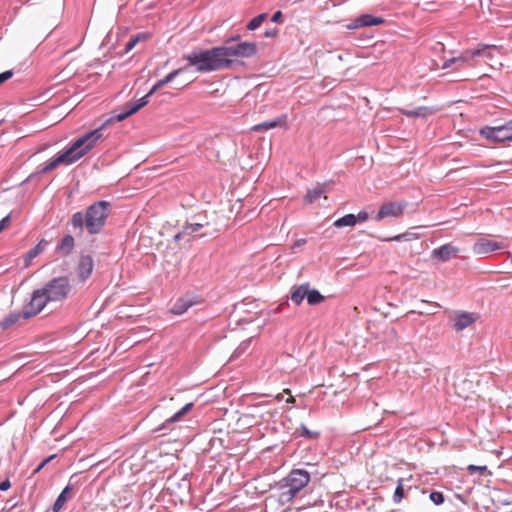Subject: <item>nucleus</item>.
<instances>
[{
  "instance_id": "nucleus-49",
  "label": "nucleus",
  "mask_w": 512,
  "mask_h": 512,
  "mask_svg": "<svg viewBox=\"0 0 512 512\" xmlns=\"http://www.w3.org/2000/svg\"><path fill=\"white\" fill-rule=\"evenodd\" d=\"M240 348H241V347H239L238 349H236V351H235V352H236V353H240Z\"/></svg>"
},
{
  "instance_id": "nucleus-27",
  "label": "nucleus",
  "mask_w": 512,
  "mask_h": 512,
  "mask_svg": "<svg viewBox=\"0 0 512 512\" xmlns=\"http://www.w3.org/2000/svg\"><path fill=\"white\" fill-rule=\"evenodd\" d=\"M306 298L309 305H317L324 300V296L318 290H309V288H307Z\"/></svg>"
},
{
  "instance_id": "nucleus-9",
  "label": "nucleus",
  "mask_w": 512,
  "mask_h": 512,
  "mask_svg": "<svg viewBox=\"0 0 512 512\" xmlns=\"http://www.w3.org/2000/svg\"><path fill=\"white\" fill-rule=\"evenodd\" d=\"M480 135L494 142H502L512 139V120L506 123L490 127L486 126L480 130Z\"/></svg>"
},
{
  "instance_id": "nucleus-19",
  "label": "nucleus",
  "mask_w": 512,
  "mask_h": 512,
  "mask_svg": "<svg viewBox=\"0 0 512 512\" xmlns=\"http://www.w3.org/2000/svg\"><path fill=\"white\" fill-rule=\"evenodd\" d=\"M75 246V241L72 235H65L59 244L56 246V252L62 256H68Z\"/></svg>"
},
{
  "instance_id": "nucleus-26",
  "label": "nucleus",
  "mask_w": 512,
  "mask_h": 512,
  "mask_svg": "<svg viewBox=\"0 0 512 512\" xmlns=\"http://www.w3.org/2000/svg\"><path fill=\"white\" fill-rule=\"evenodd\" d=\"M47 241L45 239H42L39 241V243L34 246L33 248H31L25 255V264L26 266L29 265V263L34 259L36 258L42 251H43V248L45 245H47Z\"/></svg>"
},
{
  "instance_id": "nucleus-11",
  "label": "nucleus",
  "mask_w": 512,
  "mask_h": 512,
  "mask_svg": "<svg viewBox=\"0 0 512 512\" xmlns=\"http://www.w3.org/2000/svg\"><path fill=\"white\" fill-rule=\"evenodd\" d=\"M406 206V202L384 203L375 215V220L382 221L386 218H398L403 214Z\"/></svg>"
},
{
  "instance_id": "nucleus-41",
  "label": "nucleus",
  "mask_w": 512,
  "mask_h": 512,
  "mask_svg": "<svg viewBox=\"0 0 512 512\" xmlns=\"http://www.w3.org/2000/svg\"><path fill=\"white\" fill-rule=\"evenodd\" d=\"M281 18H282V13H281V11H276V12L272 15V17H271V21H272V22L277 23V22H280Z\"/></svg>"
},
{
  "instance_id": "nucleus-33",
  "label": "nucleus",
  "mask_w": 512,
  "mask_h": 512,
  "mask_svg": "<svg viewBox=\"0 0 512 512\" xmlns=\"http://www.w3.org/2000/svg\"><path fill=\"white\" fill-rule=\"evenodd\" d=\"M429 498L437 506L444 503V495L442 492L432 491L429 495Z\"/></svg>"
},
{
  "instance_id": "nucleus-32",
  "label": "nucleus",
  "mask_w": 512,
  "mask_h": 512,
  "mask_svg": "<svg viewBox=\"0 0 512 512\" xmlns=\"http://www.w3.org/2000/svg\"><path fill=\"white\" fill-rule=\"evenodd\" d=\"M403 497H404L403 479L400 478L398 480V483H397V486H396V489H395V492L393 495V501L395 503H400L401 500L403 499Z\"/></svg>"
},
{
  "instance_id": "nucleus-39",
  "label": "nucleus",
  "mask_w": 512,
  "mask_h": 512,
  "mask_svg": "<svg viewBox=\"0 0 512 512\" xmlns=\"http://www.w3.org/2000/svg\"><path fill=\"white\" fill-rule=\"evenodd\" d=\"M10 221H11L10 215L5 216L0 221V232H2V230L5 229L10 224Z\"/></svg>"
},
{
  "instance_id": "nucleus-42",
  "label": "nucleus",
  "mask_w": 512,
  "mask_h": 512,
  "mask_svg": "<svg viewBox=\"0 0 512 512\" xmlns=\"http://www.w3.org/2000/svg\"><path fill=\"white\" fill-rule=\"evenodd\" d=\"M277 29H267L264 33L266 37H275L277 35Z\"/></svg>"
},
{
  "instance_id": "nucleus-21",
  "label": "nucleus",
  "mask_w": 512,
  "mask_h": 512,
  "mask_svg": "<svg viewBox=\"0 0 512 512\" xmlns=\"http://www.w3.org/2000/svg\"><path fill=\"white\" fill-rule=\"evenodd\" d=\"M498 52V49L494 45H481L476 49L472 50V56L475 57H485L488 59H492L495 56V53Z\"/></svg>"
},
{
  "instance_id": "nucleus-2",
  "label": "nucleus",
  "mask_w": 512,
  "mask_h": 512,
  "mask_svg": "<svg viewBox=\"0 0 512 512\" xmlns=\"http://www.w3.org/2000/svg\"><path fill=\"white\" fill-rule=\"evenodd\" d=\"M72 286L67 276L52 278L31 293V306L40 313L50 302H63L70 295Z\"/></svg>"
},
{
  "instance_id": "nucleus-4",
  "label": "nucleus",
  "mask_w": 512,
  "mask_h": 512,
  "mask_svg": "<svg viewBox=\"0 0 512 512\" xmlns=\"http://www.w3.org/2000/svg\"><path fill=\"white\" fill-rule=\"evenodd\" d=\"M183 59L187 60L189 66L195 67V70L200 73L214 72L230 67V61L224 57L221 46L194 50L184 55Z\"/></svg>"
},
{
  "instance_id": "nucleus-23",
  "label": "nucleus",
  "mask_w": 512,
  "mask_h": 512,
  "mask_svg": "<svg viewBox=\"0 0 512 512\" xmlns=\"http://www.w3.org/2000/svg\"><path fill=\"white\" fill-rule=\"evenodd\" d=\"M193 302L189 299L180 298L178 299L172 306L171 312L175 315H182L185 313L191 306Z\"/></svg>"
},
{
  "instance_id": "nucleus-31",
  "label": "nucleus",
  "mask_w": 512,
  "mask_h": 512,
  "mask_svg": "<svg viewBox=\"0 0 512 512\" xmlns=\"http://www.w3.org/2000/svg\"><path fill=\"white\" fill-rule=\"evenodd\" d=\"M299 436L304 437L306 439H316L319 437V432L309 430L304 424H301L297 429Z\"/></svg>"
},
{
  "instance_id": "nucleus-6",
  "label": "nucleus",
  "mask_w": 512,
  "mask_h": 512,
  "mask_svg": "<svg viewBox=\"0 0 512 512\" xmlns=\"http://www.w3.org/2000/svg\"><path fill=\"white\" fill-rule=\"evenodd\" d=\"M310 474L304 469H294L280 482V498L289 502L308 485Z\"/></svg>"
},
{
  "instance_id": "nucleus-22",
  "label": "nucleus",
  "mask_w": 512,
  "mask_h": 512,
  "mask_svg": "<svg viewBox=\"0 0 512 512\" xmlns=\"http://www.w3.org/2000/svg\"><path fill=\"white\" fill-rule=\"evenodd\" d=\"M326 184H317L314 188L307 191L305 195V201L307 203H313L318 200L325 193Z\"/></svg>"
},
{
  "instance_id": "nucleus-18",
  "label": "nucleus",
  "mask_w": 512,
  "mask_h": 512,
  "mask_svg": "<svg viewBox=\"0 0 512 512\" xmlns=\"http://www.w3.org/2000/svg\"><path fill=\"white\" fill-rule=\"evenodd\" d=\"M286 125V116H280L273 120L264 121L254 125L251 129L255 132L267 131L276 127H283Z\"/></svg>"
},
{
  "instance_id": "nucleus-8",
  "label": "nucleus",
  "mask_w": 512,
  "mask_h": 512,
  "mask_svg": "<svg viewBox=\"0 0 512 512\" xmlns=\"http://www.w3.org/2000/svg\"><path fill=\"white\" fill-rule=\"evenodd\" d=\"M221 47L224 57L230 61V66L234 62L233 58H248L255 55L257 52V47L254 42H241L236 45H223Z\"/></svg>"
},
{
  "instance_id": "nucleus-16",
  "label": "nucleus",
  "mask_w": 512,
  "mask_h": 512,
  "mask_svg": "<svg viewBox=\"0 0 512 512\" xmlns=\"http://www.w3.org/2000/svg\"><path fill=\"white\" fill-rule=\"evenodd\" d=\"M399 112L409 118L425 119L437 112V109L427 106H419L415 109H399Z\"/></svg>"
},
{
  "instance_id": "nucleus-13",
  "label": "nucleus",
  "mask_w": 512,
  "mask_h": 512,
  "mask_svg": "<svg viewBox=\"0 0 512 512\" xmlns=\"http://www.w3.org/2000/svg\"><path fill=\"white\" fill-rule=\"evenodd\" d=\"M75 477L76 475L70 477L68 484L58 495L52 507L53 512H59L65 506V504L72 498V492L74 490L75 485L77 484V482L73 483V479Z\"/></svg>"
},
{
  "instance_id": "nucleus-50",
  "label": "nucleus",
  "mask_w": 512,
  "mask_h": 512,
  "mask_svg": "<svg viewBox=\"0 0 512 512\" xmlns=\"http://www.w3.org/2000/svg\"><path fill=\"white\" fill-rule=\"evenodd\" d=\"M293 401H294L293 398L288 399V402H293Z\"/></svg>"
},
{
  "instance_id": "nucleus-47",
  "label": "nucleus",
  "mask_w": 512,
  "mask_h": 512,
  "mask_svg": "<svg viewBox=\"0 0 512 512\" xmlns=\"http://www.w3.org/2000/svg\"><path fill=\"white\" fill-rule=\"evenodd\" d=\"M182 235H186V233H182V231L180 233H178L177 235H175V240H180V238L182 237Z\"/></svg>"
},
{
  "instance_id": "nucleus-28",
  "label": "nucleus",
  "mask_w": 512,
  "mask_h": 512,
  "mask_svg": "<svg viewBox=\"0 0 512 512\" xmlns=\"http://www.w3.org/2000/svg\"><path fill=\"white\" fill-rule=\"evenodd\" d=\"M355 215L354 214H346L343 217H340L334 222V226L337 228L345 227V226H355Z\"/></svg>"
},
{
  "instance_id": "nucleus-20",
  "label": "nucleus",
  "mask_w": 512,
  "mask_h": 512,
  "mask_svg": "<svg viewBox=\"0 0 512 512\" xmlns=\"http://www.w3.org/2000/svg\"><path fill=\"white\" fill-rule=\"evenodd\" d=\"M473 58L474 56H472V50H466L461 55L446 60L443 63L442 68H450L453 64H459L460 66H462L464 63H467L469 60Z\"/></svg>"
},
{
  "instance_id": "nucleus-14",
  "label": "nucleus",
  "mask_w": 512,
  "mask_h": 512,
  "mask_svg": "<svg viewBox=\"0 0 512 512\" xmlns=\"http://www.w3.org/2000/svg\"><path fill=\"white\" fill-rule=\"evenodd\" d=\"M193 407V403H187L184 405L180 410H178L176 413H174L171 417L166 419L159 427H157L154 431L155 432H162L165 430H171L172 425L176 422L181 421L184 415H186Z\"/></svg>"
},
{
  "instance_id": "nucleus-1",
  "label": "nucleus",
  "mask_w": 512,
  "mask_h": 512,
  "mask_svg": "<svg viewBox=\"0 0 512 512\" xmlns=\"http://www.w3.org/2000/svg\"><path fill=\"white\" fill-rule=\"evenodd\" d=\"M107 124L105 122L101 127L76 139L66 151L39 167L37 172L45 174L54 170L60 164L71 165L78 161L95 146L96 142L102 137V128Z\"/></svg>"
},
{
  "instance_id": "nucleus-7",
  "label": "nucleus",
  "mask_w": 512,
  "mask_h": 512,
  "mask_svg": "<svg viewBox=\"0 0 512 512\" xmlns=\"http://www.w3.org/2000/svg\"><path fill=\"white\" fill-rule=\"evenodd\" d=\"M38 311L34 306H31V300L23 305L21 311H12L8 315H6L0 321V328L2 330H7L16 324H18L21 320H28L36 315H38Z\"/></svg>"
},
{
  "instance_id": "nucleus-38",
  "label": "nucleus",
  "mask_w": 512,
  "mask_h": 512,
  "mask_svg": "<svg viewBox=\"0 0 512 512\" xmlns=\"http://www.w3.org/2000/svg\"><path fill=\"white\" fill-rule=\"evenodd\" d=\"M346 28L348 30H355V29H358V28H362V26L360 25V22H359V18L357 17L356 19L351 21V23L346 25Z\"/></svg>"
},
{
  "instance_id": "nucleus-44",
  "label": "nucleus",
  "mask_w": 512,
  "mask_h": 512,
  "mask_svg": "<svg viewBox=\"0 0 512 512\" xmlns=\"http://www.w3.org/2000/svg\"><path fill=\"white\" fill-rule=\"evenodd\" d=\"M51 458H53V456H51V457L47 458L46 460H44V461H43V462L38 466L37 471H39L40 469H42V468L46 465V463H47Z\"/></svg>"
},
{
  "instance_id": "nucleus-35",
  "label": "nucleus",
  "mask_w": 512,
  "mask_h": 512,
  "mask_svg": "<svg viewBox=\"0 0 512 512\" xmlns=\"http://www.w3.org/2000/svg\"><path fill=\"white\" fill-rule=\"evenodd\" d=\"M467 471L469 474L473 475L474 473L478 472L479 474H484L488 472L487 466H478V465H469L467 467Z\"/></svg>"
},
{
  "instance_id": "nucleus-10",
  "label": "nucleus",
  "mask_w": 512,
  "mask_h": 512,
  "mask_svg": "<svg viewBox=\"0 0 512 512\" xmlns=\"http://www.w3.org/2000/svg\"><path fill=\"white\" fill-rule=\"evenodd\" d=\"M508 245L501 241H493L485 237L478 238L473 246L472 251L475 255L486 256L490 253L507 248Z\"/></svg>"
},
{
  "instance_id": "nucleus-51",
  "label": "nucleus",
  "mask_w": 512,
  "mask_h": 512,
  "mask_svg": "<svg viewBox=\"0 0 512 512\" xmlns=\"http://www.w3.org/2000/svg\"><path fill=\"white\" fill-rule=\"evenodd\" d=\"M30 0H25V3H28Z\"/></svg>"
},
{
  "instance_id": "nucleus-3",
  "label": "nucleus",
  "mask_w": 512,
  "mask_h": 512,
  "mask_svg": "<svg viewBox=\"0 0 512 512\" xmlns=\"http://www.w3.org/2000/svg\"><path fill=\"white\" fill-rule=\"evenodd\" d=\"M110 207L111 203L108 201H96L87 207L85 213H74L71 224L75 229H86L90 235L98 234L105 226Z\"/></svg>"
},
{
  "instance_id": "nucleus-40",
  "label": "nucleus",
  "mask_w": 512,
  "mask_h": 512,
  "mask_svg": "<svg viewBox=\"0 0 512 512\" xmlns=\"http://www.w3.org/2000/svg\"><path fill=\"white\" fill-rule=\"evenodd\" d=\"M11 487V483L8 479L0 483V491H6Z\"/></svg>"
},
{
  "instance_id": "nucleus-25",
  "label": "nucleus",
  "mask_w": 512,
  "mask_h": 512,
  "mask_svg": "<svg viewBox=\"0 0 512 512\" xmlns=\"http://www.w3.org/2000/svg\"><path fill=\"white\" fill-rule=\"evenodd\" d=\"M358 18L362 27L377 26L385 22L382 17H375L370 14H362Z\"/></svg>"
},
{
  "instance_id": "nucleus-46",
  "label": "nucleus",
  "mask_w": 512,
  "mask_h": 512,
  "mask_svg": "<svg viewBox=\"0 0 512 512\" xmlns=\"http://www.w3.org/2000/svg\"><path fill=\"white\" fill-rule=\"evenodd\" d=\"M305 242H306V240H305V239H300V240H298V241L295 243V246H298V247H299V246L303 245Z\"/></svg>"
},
{
  "instance_id": "nucleus-34",
  "label": "nucleus",
  "mask_w": 512,
  "mask_h": 512,
  "mask_svg": "<svg viewBox=\"0 0 512 512\" xmlns=\"http://www.w3.org/2000/svg\"><path fill=\"white\" fill-rule=\"evenodd\" d=\"M202 227H203V225L200 223H190L184 227V229L182 230V233L193 234V233L197 232L199 229H201Z\"/></svg>"
},
{
  "instance_id": "nucleus-48",
  "label": "nucleus",
  "mask_w": 512,
  "mask_h": 512,
  "mask_svg": "<svg viewBox=\"0 0 512 512\" xmlns=\"http://www.w3.org/2000/svg\"><path fill=\"white\" fill-rule=\"evenodd\" d=\"M507 255L511 259V263H512V254L510 252H507Z\"/></svg>"
},
{
  "instance_id": "nucleus-36",
  "label": "nucleus",
  "mask_w": 512,
  "mask_h": 512,
  "mask_svg": "<svg viewBox=\"0 0 512 512\" xmlns=\"http://www.w3.org/2000/svg\"><path fill=\"white\" fill-rule=\"evenodd\" d=\"M369 218V214L365 210H361L357 215H355L356 223H363L367 221Z\"/></svg>"
},
{
  "instance_id": "nucleus-15",
  "label": "nucleus",
  "mask_w": 512,
  "mask_h": 512,
  "mask_svg": "<svg viewBox=\"0 0 512 512\" xmlns=\"http://www.w3.org/2000/svg\"><path fill=\"white\" fill-rule=\"evenodd\" d=\"M93 266V259L90 255H83L80 257L77 271L81 282H85L91 276Z\"/></svg>"
},
{
  "instance_id": "nucleus-5",
  "label": "nucleus",
  "mask_w": 512,
  "mask_h": 512,
  "mask_svg": "<svg viewBox=\"0 0 512 512\" xmlns=\"http://www.w3.org/2000/svg\"><path fill=\"white\" fill-rule=\"evenodd\" d=\"M185 69L179 68L176 69L169 74H167L163 79L157 81L153 87L150 89V91L144 95L142 98L135 102H128L124 106V110L120 113H117L106 120V123H110L112 121L121 122L125 120L127 117L133 115L137 111H139L142 107L147 105L148 98L153 95L156 91L161 89L164 85L172 82L178 75H180Z\"/></svg>"
},
{
  "instance_id": "nucleus-24",
  "label": "nucleus",
  "mask_w": 512,
  "mask_h": 512,
  "mask_svg": "<svg viewBox=\"0 0 512 512\" xmlns=\"http://www.w3.org/2000/svg\"><path fill=\"white\" fill-rule=\"evenodd\" d=\"M307 288H309V284H302L296 288L293 289L291 292V300L296 305L301 304V302L304 300L307 294Z\"/></svg>"
},
{
  "instance_id": "nucleus-37",
  "label": "nucleus",
  "mask_w": 512,
  "mask_h": 512,
  "mask_svg": "<svg viewBox=\"0 0 512 512\" xmlns=\"http://www.w3.org/2000/svg\"><path fill=\"white\" fill-rule=\"evenodd\" d=\"M13 76L12 70H7L2 73H0V84L4 83L8 79H10Z\"/></svg>"
},
{
  "instance_id": "nucleus-17",
  "label": "nucleus",
  "mask_w": 512,
  "mask_h": 512,
  "mask_svg": "<svg viewBox=\"0 0 512 512\" xmlns=\"http://www.w3.org/2000/svg\"><path fill=\"white\" fill-rule=\"evenodd\" d=\"M477 320V316L474 313L470 312H460L457 314L453 327L457 331H462L465 328L472 325Z\"/></svg>"
},
{
  "instance_id": "nucleus-12",
  "label": "nucleus",
  "mask_w": 512,
  "mask_h": 512,
  "mask_svg": "<svg viewBox=\"0 0 512 512\" xmlns=\"http://www.w3.org/2000/svg\"><path fill=\"white\" fill-rule=\"evenodd\" d=\"M460 249L454 246L452 243H446L438 248H435L431 252V257L440 262H447L457 256Z\"/></svg>"
},
{
  "instance_id": "nucleus-29",
  "label": "nucleus",
  "mask_w": 512,
  "mask_h": 512,
  "mask_svg": "<svg viewBox=\"0 0 512 512\" xmlns=\"http://www.w3.org/2000/svg\"><path fill=\"white\" fill-rule=\"evenodd\" d=\"M148 38V34L146 33H138L132 36L129 41L125 45V52L128 53L131 51L140 41Z\"/></svg>"
},
{
  "instance_id": "nucleus-45",
  "label": "nucleus",
  "mask_w": 512,
  "mask_h": 512,
  "mask_svg": "<svg viewBox=\"0 0 512 512\" xmlns=\"http://www.w3.org/2000/svg\"><path fill=\"white\" fill-rule=\"evenodd\" d=\"M238 39H240L239 35L233 36V37L229 38L228 40H226V45L229 44L231 41H236Z\"/></svg>"
},
{
  "instance_id": "nucleus-30",
  "label": "nucleus",
  "mask_w": 512,
  "mask_h": 512,
  "mask_svg": "<svg viewBox=\"0 0 512 512\" xmlns=\"http://www.w3.org/2000/svg\"><path fill=\"white\" fill-rule=\"evenodd\" d=\"M267 14L261 13L250 20V22L247 24V29L250 31H254L257 28L260 27V25L266 20Z\"/></svg>"
},
{
  "instance_id": "nucleus-43",
  "label": "nucleus",
  "mask_w": 512,
  "mask_h": 512,
  "mask_svg": "<svg viewBox=\"0 0 512 512\" xmlns=\"http://www.w3.org/2000/svg\"><path fill=\"white\" fill-rule=\"evenodd\" d=\"M402 239H406V235L405 234L396 235V236L390 238L389 240H391V241H401Z\"/></svg>"
},
{
  "instance_id": "nucleus-52",
  "label": "nucleus",
  "mask_w": 512,
  "mask_h": 512,
  "mask_svg": "<svg viewBox=\"0 0 512 512\" xmlns=\"http://www.w3.org/2000/svg\"><path fill=\"white\" fill-rule=\"evenodd\" d=\"M510 504H512V501L510 502Z\"/></svg>"
}]
</instances>
